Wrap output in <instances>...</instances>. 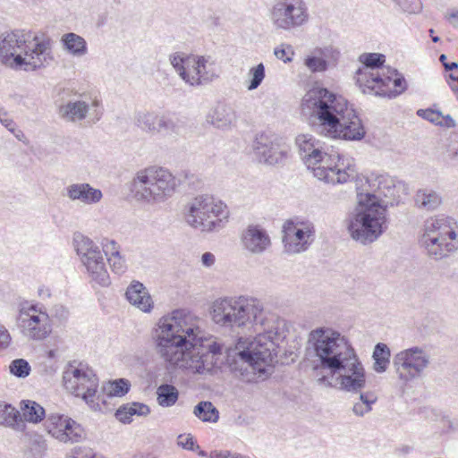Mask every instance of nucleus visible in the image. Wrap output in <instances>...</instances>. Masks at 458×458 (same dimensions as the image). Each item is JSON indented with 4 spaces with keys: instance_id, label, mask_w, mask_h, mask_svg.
<instances>
[{
    "instance_id": "c03bdc74",
    "label": "nucleus",
    "mask_w": 458,
    "mask_h": 458,
    "mask_svg": "<svg viewBox=\"0 0 458 458\" xmlns=\"http://www.w3.org/2000/svg\"><path fill=\"white\" fill-rule=\"evenodd\" d=\"M47 450V444L41 436H37L32 439L30 446V455L31 458H44Z\"/></svg>"
},
{
    "instance_id": "dca6fc26",
    "label": "nucleus",
    "mask_w": 458,
    "mask_h": 458,
    "mask_svg": "<svg viewBox=\"0 0 458 458\" xmlns=\"http://www.w3.org/2000/svg\"><path fill=\"white\" fill-rule=\"evenodd\" d=\"M270 18L276 29L290 30L308 21V7L303 0H280L271 8Z\"/></svg>"
},
{
    "instance_id": "ea45409f",
    "label": "nucleus",
    "mask_w": 458,
    "mask_h": 458,
    "mask_svg": "<svg viewBox=\"0 0 458 458\" xmlns=\"http://www.w3.org/2000/svg\"><path fill=\"white\" fill-rule=\"evenodd\" d=\"M131 389V383L126 378H118L110 381L106 386L103 387L104 392L109 397L118 396L122 397L125 395Z\"/></svg>"
},
{
    "instance_id": "69168bd1",
    "label": "nucleus",
    "mask_w": 458,
    "mask_h": 458,
    "mask_svg": "<svg viewBox=\"0 0 458 458\" xmlns=\"http://www.w3.org/2000/svg\"><path fill=\"white\" fill-rule=\"evenodd\" d=\"M449 22L454 26H458V11H453L447 17Z\"/></svg>"
},
{
    "instance_id": "f704fd0d",
    "label": "nucleus",
    "mask_w": 458,
    "mask_h": 458,
    "mask_svg": "<svg viewBox=\"0 0 458 458\" xmlns=\"http://www.w3.org/2000/svg\"><path fill=\"white\" fill-rule=\"evenodd\" d=\"M22 416L26 421L38 423L46 417L45 409L31 400H22L20 403Z\"/></svg>"
},
{
    "instance_id": "de8ad7c7",
    "label": "nucleus",
    "mask_w": 458,
    "mask_h": 458,
    "mask_svg": "<svg viewBox=\"0 0 458 458\" xmlns=\"http://www.w3.org/2000/svg\"><path fill=\"white\" fill-rule=\"evenodd\" d=\"M320 55L321 58L327 59L329 65H335L339 57L340 52L333 47H326L324 48H317L315 51Z\"/></svg>"
},
{
    "instance_id": "a211bd4d",
    "label": "nucleus",
    "mask_w": 458,
    "mask_h": 458,
    "mask_svg": "<svg viewBox=\"0 0 458 458\" xmlns=\"http://www.w3.org/2000/svg\"><path fill=\"white\" fill-rule=\"evenodd\" d=\"M252 148L259 161L268 165H284L289 157V147L271 132L257 134Z\"/></svg>"
},
{
    "instance_id": "c756f323",
    "label": "nucleus",
    "mask_w": 458,
    "mask_h": 458,
    "mask_svg": "<svg viewBox=\"0 0 458 458\" xmlns=\"http://www.w3.org/2000/svg\"><path fill=\"white\" fill-rule=\"evenodd\" d=\"M234 120L233 109L225 103H219L208 117V121L218 129L229 127Z\"/></svg>"
},
{
    "instance_id": "bf43d9fd",
    "label": "nucleus",
    "mask_w": 458,
    "mask_h": 458,
    "mask_svg": "<svg viewBox=\"0 0 458 458\" xmlns=\"http://www.w3.org/2000/svg\"><path fill=\"white\" fill-rule=\"evenodd\" d=\"M211 458H241V454L232 453L228 450L213 451L210 454Z\"/></svg>"
},
{
    "instance_id": "4d7b16f0",
    "label": "nucleus",
    "mask_w": 458,
    "mask_h": 458,
    "mask_svg": "<svg viewBox=\"0 0 458 458\" xmlns=\"http://www.w3.org/2000/svg\"><path fill=\"white\" fill-rule=\"evenodd\" d=\"M360 393L359 402L364 403L368 404L369 406L372 407V404H374L377 397L373 392H365V393Z\"/></svg>"
},
{
    "instance_id": "39448f33",
    "label": "nucleus",
    "mask_w": 458,
    "mask_h": 458,
    "mask_svg": "<svg viewBox=\"0 0 458 458\" xmlns=\"http://www.w3.org/2000/svg\"><path fill=\"white\" fill-rule=\"evenodd\" d=\"M349 106L345 98L322 87L308 91L301 102L302 111H308L310 117L318 122L321 132L325 135Z\"/></svg>"
},
{
    "instance_id": "9b49d317",
    "label": "nucleus",
    "mask_w": 458,
    "mask_h": 458,
    "mask_svg": "<svg viewBox=\"0 0 458 458\" xmlns=\"http://www.w3.org/2000/svg\"><path fill=\"white\" fill-rule=\"evenodd\" d=\"M227 217L228 211L222 201H216L212 196L201 195L191 204L187 222L202 232H211L222 228Z\"/></svg>"
},
{
    "instance_id": "6ab92c4d",
    "label": "nucleus",
    "mask_w": 458,
    "mask_h": 458,
    "mask_svg": "<svg viewBox=\"0 0 458 458\" xmlns=\"http://www.w3.org/2000/svg\"><path fill=\"white\" fill-rule=\"evenodd\" d=\"M283 242L288 253H300L309 249L315 239V226L308 221L284 222L282 230Z\"/></svg>"
},
{
    "instance_id": "f03ea898",
    "label": "nucleus",
    "mask_w": 458,
    "mask_h": 458,
    "mask_svg": "<svg viewBox=\"0 0 458 458\" xmlns=\"http://www.w3.org/2000/svg\"><path fill=\"white\" fill-rule=\"evenodd\" d=\"M284 321L274 323L263 333H259L253 341L240 337L236 348L237 359L232 369L239 371L241 379L247 383H259L267 380L274 372L278 362L277 349L285 337V332L280 326Z\"/></svg>"
},
{
    "instance_id": "393cba45",
    "label": "nucleus",
    "mask_w": 458,
    "mask_h": 458,
    "mask_svg": "<svg viewBox=\"0 0 458 458\" xmlns=\"http://www.w3.org/2000/svg\"><path fill=\"white\" fill-rule=\"evenodd\" d=\"M296 145L299 148V154L308 169L316 165V158L319 157L321 143L311 134H301L296 137Z\"/></svg>"
},
{
    "instance_id": "e2e57ef3",
    "label": "nucleus",
    "mask_w": 458,
    "mask_h": 458,
    "mask_svg": "<svg viewBox=\"0 0 458 458\" xmlns=\"http://www.w3.org/2000/svg\"><path fill=\"white\" fill-rule=\"evenodd\" d=\"M215 256L211 252H205L202 254L201 262L206 267H210L215 263Z\"/></svg>"
},
{
    "instance_id": "2eb2a0df",
    "label": "nucleus",
    "mask_w": 458,
    "mask_h": 458,
    "mask_svg": "<svg viewBox=\"0 0 458 458\" xmlns=\"http://www.w3.org/2000/svg\"><path fill=\"white\" fill-rule=\"evenodd\" d=\"M316 165H312L314 176L328 183H344L350 178H354L355 171L350 163L344 164V159L337 152H319L316 158Z\"/></svg>"
},
{
    "instance_id": "338daca9",
    "label": "nucleus",
    "mask_w": 458,
    "mask_h": 458,
    "mask_svg": "<svg viewBox=\"0 0 458 458\" xmlns=\"http://www.w3.org/2000/svg\"><path fill=\"white\" fill-rule=\"evenodd\" d=\"M412 446L404 445L396 449V452L400 454H408L412 451Z\"/></svg>"
},
{
    "instance_id": "7ed1b4c3",
    "label": "nucleus",
    "mask_w": 458,
    "mask_h": 458,
    "mask_svg": "<svg viewBox=\"0 0 458 458\" xmlns=\"http://www.w3.org/2000/svg\"><path fill=\"white\" fill-rule=\"evenodd\" d=\"M374 182L377 183V194L358 193L356 214L348 225L352 239L362 244L375 242L386 230V205L382 206L379 199L381 196L393 197L395 191V185L391 178L380 175Z\"/></svg>"
},
{
    "instance_id": "37998d69",
    "label": "nucleus",
    "mask_w": 458,
    "mask_h": 458,
    "mask_svg": "<svg viewBox=\"0 0 458 458\" xmlns=\"http://www.w3.org/2000/svg\"><path fill=\"white\" fill-rule=\"evenodd\" d=\"M304 64L312 72H325L328 68V62L320 55H309L304 60Z\"/></svg>"
},
{
    "instance_id": "cd10ccee",
    "label": "nucleus",
    "mask_w": 458,
    "mask_h": 458,
    "mask_svg": "<svg viewBox=\"0 0 458 458\" xmlns=\"http://www.w3.org/2000/svg\"><path fill=\"white\" fill-rule=\"evenodd\" d=\"M0 426L16 431H23L26 427L21 412L11 403L4 401H0Z\"/></svg>"
},
{
    "instance_id": "ddd939ff",
    "label": "nucleus",
    "mask_w": 458,
    "mask_h": 458,
    "mask_svg": "<svg viewBox=\"0 0 458 458\" xmlns=\"http://www.w3.org/2000/svg\"><path fill=\"white\" fill-rule=\"evenodd\" d=\"M73 244L91 280L102 287L108 286L110 284V277L99 247L92 240L81 233L74 234Z\"/></svg>"
},
{
    "instance_id": "58836bf2",
    "label": "nucleus",
    "mask_w": 458,
    "mask_h": 458,
    "mask_svg": "<svg viewBox=\"0 0 458 458\" xmlns=\"http://www.w3.org/2000/svg\"><path fill=\"white\" fill-rule=\"evenodd\" d=\"M157 117L154 113L139 111L134 114V123L146 132H156Z\"/></svg>"
},
{
    "instance_id": "4be33fe9",
    "label": "nucleus",
    "mask_w": 458,
    "mask_h": 458,
    "mask_svg": "<svg viewBox=\"0 0 458 458\" xmlns=\"http://www.w3.org/2000/svg\"><path fill=\"white\" fill-rule=\"evenodd\" d=\"M332 375L338 374L341 379V386L344 390L352 393L360 392L366 386V372L356 352L339 365V369H334Z\"/></svg>"
},
{
    "instance_id": "f257e3e1",
    "label": "nucleus",
    "mask_w": 458,
    "mask_h": 458,
    "mask_svg": "<svg viewBox=\"0 0 458 458\" xmlns=\"http://www.w3.org/2000/svg\"><path fill=\"white\" fill-rule=\"evenodd\" d=\"M153 333L157 353L172 365L201 374L210 354L222 352L221 344L208 336L199 319L185 310L162 317Z\"/></svg>"
},
{
    "instance_id": "f3484780",
    "label": "nucleus",
    "mask_w": 458,
    "mask_h": 458,
    "mask_svg": "<svg viewBox=\"0 0 458 458\" xmlns=\"http://www.w3.org/2000/svg\"><path fill=\"white\" fill-rule=\"evenodd\" d=\"M428 364L429 356L417 346L399 352L393 359V366L398 378L404 385L420 377Z\"/></svg>"
},
{
    "instance_id": "6e6d98bb",
    "label": "nucleus",
    "mask_w": 458,
    "mask_h": 458,
    "mask_svg": "<svg viewBox=\"0 0 458 458\" xmlns=\"http://www.w3.org/2000/svg\"><path fill=\"white\" fill-rule=\"evenodd\" d=\"M106 242L102 243L103 244V251L105 252V255L106 257H113V253L115 250H119V246L117 245L116 242L114 240H105Z\"/></svg>"
},
{
    "instance_id": "412c9836",
    "label": "nucleus",
    "mask_w": 458,
    "mask_h": 458,
    "mask_svg": "<svg viewBox=\"0 0 458 458\" xmlns=\"http://www.w3.org/2000/svg\"><path fill=\"white\" fill-rule=\"evenodd\" d=\"M44 427L48 434L63 443H78L85 437L81 424L63 414L48 415Z\"/></svg>"
},
{
    "instance_id": "a19ab883",
    "label": "nucleus",
    "mask_w": 458,
    "mask_h": 458,
    "mask_svg": "<svg viewBox=\"0 0 458 458\" xmlns=\"http://www.w3.org/2000/svg\"><path fill=\"white\" fill-rule=\"evenodd\" d=\"M9 370L12 375L19 378H24L30 375L31 368L26 360L15 359L10 363Z\"/></svg>"
},
{
    "instance_id": "bb28decb",
    "label": "nucleus",
    "mask_w": 458,
    "mask_h": 458,
    "mask_svg": "<svg viewBox=\"0 0 458 458\" xmlns=\"http://www.w3.org/2000/svg\"><path fill=\"white\" fill-rule=\"evenodd\" d=\"M126 299L133 306L144 312H149L153 308V301L144 284L132 281L125 293Z\"/></svg>"
},
{
    "instance_id": "0eeeda50",
    "label": "nucleus",
    "mask_w": 458,
    "mask_h": 458,
    "mask_svg": "<svg viewBox=\"0 0 458 458\" xmlns=\"http://www.w3.org/2000/svg\"><path fill=\"white\" fill-rule=\"evenodd\" d=\"M181 180L163 167L151 166L139 171L134 177L131 192L138 200L159 202L171 196Z\"/></svg>"
},
{
    "instance_id": "72a5a7b5",
    "label": "nucleus",
    "mask_w": 458,
    "mask_h": 458,
    "mask_svg": "<svg viewBox=\"0 0 458 458\" xmlns=\"http://www.w3.org/2000/svg\"><path fill=\"white\" fill-rule=\"evenodd\" d=\"M157 403L165 408L174 406L179 399V390L173 385L164 383L157 388Z\"/></svg>"
},
{
    "instance_id": "052dcab7",
    "label": "nucleus",
    "mask_w": 458,
    "mask_h": 458,
    "mask_svg": "<svg viewBox=\"0 0 458 458\" xmlns=\"http://www.w3.org/2000/svg\"><path fill=\"white\" fill-rule=\"evenodd\" d=\"M11 342V335L8 330L2 325H0V346L6 348L9 346Z\"/></svg>"
},
{
    "instance_id": "79ce46f5",
    "label": "nucleus",
    "mask_w": 458,
    "mask_h": 458,
    "mask_svg": "<svg viewBox=\"0 0 458 458\" xmlns=\"http://www.w3.org/2000/svg\"><path fill=\"white\" fill-rule=\"evenodd\" d=\"M249 75L250 76V80L247 88L249 90H254L260 86L266 76L265 65L260 63L250 68Z\"/></svg>"
},
{
    "instance_id": "b1692460",
    "label": "nucleus",
    "mask_w": 458,
    "mask_h": 458,
    "mask_svg": "<svg viewBox=\"0 0 458 458\" xmlns=\"http://www.w3.org/2000/svg\"><path fill=\"white\" fill-rule=\"evenodd\" d=\"M242 242L246 250L255 254L264 252L271 244L267 231L259 225H250L242 232Z\"/></svg>"
},
{
    "instance_id": "680f3d73",
    "label": "nucleus",
    "mask_w": 458,
    "mask_h": 458,
    "mask_svg": "<svg viewBox=\"0 0 458 458\" xmlns=\"http://www.w3.org/2000/svg\"><path fill=\"white\" fill-rule=\"evenodd\" d=\"M133 406H135L138 416H147L150 413V408L145 403L134 402Z\"/></svg>"
},
{
    "instance_id": "5fc2aeb1",
    "label": "nucleus",
    "mask_w": 458,
    "mask_h": 458,
    "mask_svg": "<svg viewBox=\"0 0 458 458\" xmlns=\"http://www.w3.org/2000/svg\"><path fill=\"white\" fill-rule=\"evenodd\" d=\"M371 410H372L371 406H369L368 404L361 403V402H356L352 407L353 413L359 417H363L365 414L369 412Z\"/></svg>"
},
{
    "instance_id": "49530a36",
    "label": "nucleus",
    "mask_w": 458,
    "mask_h": 458,
    "mask_svg": "<svg viewBox=\"0 0 458 458\" xmlns=\"http://www.w3.org/2000/svg\"><path fill=\"white\" fill-rule=\"evenodd\" d=\"M133 403L120 406L115 411V417L121 422L127 424L131 422V417L137 415Z\"/></svg>"
},
{
    "instance_id": "8fccbe9b",
    "label": "nucleus",
    "mask_w": 458,
    "mask_h": 458,
    "mask_svg": "<svg viewBox=\"0 0 458 458\" xmlns=\"http://www.w3.org/2000/svg\"><path fill=\"white\" fill-rule=\"evenodd\" d=\"M178 445L189 451H197L199 449V445L197 444L195 438L191 434L179 435Z\"/></svg>"
},
{
    "instance_id": "09e8293b",
    "label": "nucleus",
    "mask_w": 458,
    "mask_h": 458,
    "mask_svg": "<svg viewBox=\"0 0 458 458\" xmlns=\"http://www.w3.org/2000/svg\"><path fill=\"white\" fill-rule=\"evenodd\" d=\"M112 271L117 275H122L126 270L124 259L121 257L120 251L115 250L113 257L107 258Z\"/></svg>"
},
{
    "instance_id": "c9c22d12",
    "label": "nucleus",
    "mask_w": 458,
    "mask_h": 458,
    "mask_svg": "<svg viewBox=\"0 0 458 458\" xmlns=\"http://www.w3.org/2000/svg\"><path fill=\"white\" fill-rule=\"evenodd\" d=\"M390 349L383 343H377L373 351L372 358L374 360L373 369L377 373L385 372L390 363Z\"/></svg>"
},
{
    "instance_id": "2f4dec72",
    "label": "nucleus",
    "mask_w": 458,
    "mask_h": 458,
    "mask_svg": "<svg viewBox=\"0 0 458 458\" xmlns=\"http://www.w3.org/2000/svg\"><path fill=\"white\" fill-rule=\"evenodd\" d=\"M61 43L65 51L73 56H83L88 52L86 40L80 35L69 32L62 36Z\"/></svg>"
},
{
    "instance_id": "9d476101",
    "label": "nucleus",
    "mask_w": 458,
    "mask_h": 458,
    "mask_svg": "<svg viewBox=\"0 0 458 458\" xmlns=\"http://www.w3.org/2000/svg\"><path fill=\"white\" fill-rule=\"evenodd\" d=\"M452 220L450 217H437L425 222L420 243L426 249L428 255L436 260L458 249V242H453L456 239V233L450 226Z\"/></svg>"
},
{
    "instance_id": "aec40b11",
    "label": "nucleus",
    "mask_w": 458,
    "mask_h": 458,
    "mask_svg": "<svg viewBox=\"0 0 458 458\" xmlns=\"http://www.w3.org/2000/svg\"><path fill=\"white\" fill-rule=\"evenodd\" d=\"M326 132V136L332 139H340L347 141H359L366 135L365 126L352 106L344 111L338 119V122Z\"/></svg>"
},
{
    "instance_id": "3c124183",
    "label": "nucleus",
    "mask_w": 458,
    "mask_h": 458,
    "mask_svg": "<svg viewBox=\"0 0 458 458\" xmlns=\"http://www.w3.org/2000/svg\"><path fill=\"white\" fill-rule=\"evenodd\" d=\"M417 115L436 125L437 123H440L438 121V118L440 117V111L438 110H434L431 108L419 109L417 111Z\"/></svg>"
},
{
    "instance_id": "774afa93",
    "label": "nucleus",
    "mask_w": 458,
    "mask_h": 458,
    "mask_svg": "<svg viewBox=\"0 0 458 458\" xmlns=\"http://www.w3.org/2000/svg\"><path fill=\"white\" fill-rule=\"evenodd\" d=\"M444 68L445 71L457 70L458 63H456V62L444 63Z\"/></svg>"
},
{
    "instance_id": "20e7f679",
    "label": "nucleus",
    "mask_w": 458,
    "mask_h": 458,
    "mask_svg": "<svg viewBox=\"0 0 458 458\" xmlns=\"http://www.w3.org/2000/svg\"><path fill=\"white\" fill-rule=\"evenodd\" d=\"M0 58L4 64L13 58L11 67L36 70L52 60L50 38L38 40L30 32L15 30L0 36Z\"/></svg>"
},
{
    "instance_id": "603ef678",
    "label": "nucleus",
    "mask_w": 458,
    "mask_h": 458,
    "mask_svg": "<svg viewBox=\"0 0 458 458\" xmlns=\"http://www.w3.org/2000/svg\"><path fill=\"white\" fill-rule=\"evenodd\" d=\"M446 152L451 160L458 161V131L452 134Z\"/></svg>"
},
{
    "instance_id": "a878e982",
    "label": "nucleus",
    "mask_w": 458,
    "mask_h": 458,
    "mask_svg": "<svg viewBox=\"0 0 458 458\" xmlns=\"http://www.w3.org/2000/svg\"><path fill=\"white\" fill-rule=\"evenodd\" d=\"M67 197L72 200H78L86 205L99 202L103 197L99 189L93 188L89 183H73L66 188Z\"/></svg>"
},
{
    "instance_id": "13d9d810",
    "label": "nucleus",
    "mask_w": 458,
    "mask_h": 458,
    "mask_svg": "<svg viewBox=\"0 0 458 458\" xmlns=\"http://www.w3.org/2000/svg\"><path fill=\"white\" fill-rule=\"evenodd\" d=\"M438 121L440 122V123H437V125L440 127L454 128L456 125L455 121L450 114L444 115L441 112Z\"/></svg>"
},
{
    "instance_id": "5701e85b",
    "label": "nucleus",
    "mask_w": 458,
    "mask_h": 458,
    "mask_svg": "<svg viewBox=\"0 0 458 458\" xmlns=\"http://www.w3.org/2000/svg\"><path fill=\"white\" fill-rule=\"evenodd\" d=\"M21 326L24 334L33 340L45 339L51 332L47 313L39 310L38 314H30L21 310Z\"/></svg>"
},
{
    "instance_id": "c85d7f7f",
    "label": "nucleus",
    "mask_w": 458,
    "mask_h": 458,
    "mask_svg": "<svg viewBox=\"0 0 458 458\" xmlns=\"http://www.w3.org/2000/svg\"><path fill=\"white\" fill-rule=\"evenodd\" d=\"M359 61L364 64L363 68H359L356 72V83L359 85V78L362 75H375L380 74L378 72H375L384 66L386 62V55L380 53H364L359 57Z\"/></svg>"
},
{
    "instance_id": "f8f14e48",
    "label": "nucleus",
    "mask_w": 458,
    "mask_h": 458,
    "mask_svg": "<svg viewBox=\"0 0 458 458\" xmlns=\"http://www.w3.org/2000/svg\"><path fill=\"white\" fill-rule=\"evenodd\" d=\"M210 315L212 320L219 326L240 327L245 326L247 322H251L252 318L255 321L257 310L242 297L237 300L225 297L213 302Z\"/></svg>"
},
{
    "instance_id": "4468645a",
    "label": "nucleus",
    "mask_w": 458,
    "mask_h": 458,
    "mask_svg": "<svg viewBox=\"0 0 458 458\" xmlns=\"http://www.w3.org/2000/svg\"><path fill=\"white\" fill-rule=\"evenodd\" d=\"M359 87L363 93L394 98L407 89V81L396 69L386 67V73L362 75Z\"/></svg>"
},
{
    "instance_id": "7c9ffc66",
    "label": "nucleus",
    "mask_w": 458,
    "mask_h": 458,
    "mask_svg": "<svg viewBox=\"0 0 458 458\" xmlns=\"http://www.w3.org/2000/svg\"><path fill=\"white\" fill-rule=\"evenodd\" d=\"M89 112V105L84 101H69L59 107V114L68 121H81Z\"/></svg>"
},
{
    "instance_id": "1a4fd4ad",
    "label": "nucleus",
    "mask_w": 458,
    "mask_h": 458,
    "mask_svg": "<svg viewBox=\"0 0 458 458\" xmlns=\"http://www.w3.org/2000/svg\"><path fill=\"white\" fill-rule=\"evenodd\" d=\"M210 56L187 55L175 52L169 56V61L179 77L189 86L207 85L218 78Z\"/></svg>"
},
{
    "instance_id": "473e14b6",
    "label": "nucleus",
    "mask_w": 458,
    "mask_h": 458,
    "mask_svg": "<svg viewBox=\"0 0 458 458\" xmlns=\"http://www.w3.org/2000/svg\"><path fill=\"white\" fill-rule=\"evenodd\" d=\"M183 126V121L175 114H164L157 117L156 132L165 135L178 134Z\"/></svg>"
},
{
    "instance_id": "6e6552de",
    "label": "nucleus",
    "mask_w": 458,
    "mask_h": 458,
    "mask_svg": "<svg viewBox=\"0 0 458 458\" xmlns=\"http://www.w3.org/2000/svg\"><path fill=\"white\" fill-rule=\"evenodd\" d=\"M76 361L70 362L64 371V387L72 394L82 400L94 411L101 410L99 402L106 403L104 395L98 394V377L92 369L83 363L74 366Z\"/></svg>"
},
{
    "instance_id": "423d86ee",
    "label": "nucleus",
    "mask_w": 458,
    "mask_h": 458,
    "mask_svg": "<svg viewBox=\"0 0 458 458\" xmlns=\"http://www.w3.org/2000/svg\"><path fill=\"white\" fill-rule=\"evenodd\" d=\"M309 343L312 344L320 368L328 369L330 373L339 369V365L355 352L347 338L331 328L318 327L312 330Z\"/></svg>"
},
{
    "instance_id": "e433bc0d",
    "label": "nucleus",
    "mask_w": 458,
    "mask_h": 458,
    "mask_svg": "<svg viewBox=\"0 0 458 458\" xmlns=\"http://www.w3.org/2000/svg\"><path fill=\"white\" fill-rule=\"evenodd\" d=\"M193 414L203 422H216L219 411L209 401L199 402L193 409Z\"/></svg>"
},
{
    "instance_id": "a18cd8bd",
    "label": "nucleus",
    "mask_w": 458,
    "mask_h": 458,
    "mask_svg": "<svg viewBox=\"0 0 458 458\" xmlns=\"http://www.w3.org/2000/svg\"><path fill=\"white\" fill-rule=\"evenodd\" d=\"M395 4L403 12L409 14L420 13L422 10L420 0H393Z\"/></svg>"
},
{
    "instance_id": "0e129e2a",
    "label": "nucleus",
    "mask_w": 458,
    "mask_h": 458,
    "mask_svg": "<svg viewBox=\"0 0 458 458\" xmlns=\"http://www.w3.org/2000/svg\"><path fill=\"white\" fill-rule=\"evenodd\" d=\"M0 122L8 131L14 132L15 123L13 120L0 116Z\"/></svg>"
},
{
    "instance_id": "864d4df0",
    "label": "nucleus",
    "mask_w": 458,
    "mask_h": 458,
    "mask_svg": "<svg viewBox=\"0 0 458 458\" xmlns=\"http://www.w3.org/2000/svg\"><path fill=\"white\" fill-rule=\"evenodd\" d=\"M289 52L291 55H293V52L291 50V47L288 46L287 49L284 47H276L274 50V54L279 60H282L284 63H289L292 61V57L289 55Z\"/></svg>"
},
{
    "instance_id": "4c0bfd02",
    "label": "nucleus",
    "mask_w": 458,
    "mask_h": 458,
    "mask_svg": "<svg viewBox=\"0 0 458 458\" xmlns=\"http://www.w3.org/2000/svg\"><path fill=\"white\" fill-rule=\"evenodd\" d=\"M441 201V197L431 190H419L415 196L416 205L427 210L436 209Z\"/></svg>"
}]
</instances>
